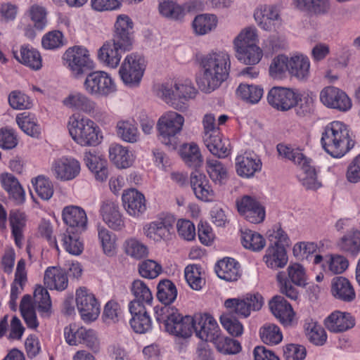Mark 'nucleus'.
<instances>
[{
    "mask_svg": "<svg viewBox=\"0 0 360 360\" xmlns=\"http://www.w3.org/2000/svg\"><path fill=\"white\" fill-rule=\"evenodd\" d=\"M230 58L227 53L213 52L201 58V75L197 80L199 89L211 93L218 89L229 75Z\"/></svg>",
    "mask_w": 360,
    "mask_h": 360,
    "instance_id": "1",
    "label": "nucleus"
},
{
    "mask_svg": "<svg viewBox=\"0 0 360 360\" xmlns=\"http://www.w3.org/2000/svg\"><path fill=\"white\" fill-rule=\"evenodd\" d=\"M321 143L325 151L333 158H342L355 144L348 127L342 122L328 124L321 134Z\"/></svg>",
    "mask_w": 360,
    "mask_h": 360,
    "instance_id": "2",
    "label": "nucleus"
},
{
    "mask_svg": "<svg viewBox=\"0 0 360 360\" xmlns=\"http://www.w3.org/2000/svg\"><path fill=\"white\" fill-rule=\"evenodd\" d=\"M155 312L157 321L164 323L167 333L184 338L191 335L193 316H181L178 310L171 306H156Z\"/></svg>",
    "mask_w": 360,
    "mask_h": 360,
    "instance_id": "3",
    "label": "nucleus"
},
{
    "mask_svg": "<svg viewBox=\"0 0 360 360\" xmlns=\"http://www.w3.org/2000/svg\"><path fill=\"white\" fill-rule=\"evenodd\" d=\"M68 128L72 139L82 146H95L101 142L98 127L88 117L72 115Z\"/></svg>",
    "mask_w": 360,
    "mask_h": 360,
    "instance_id": "4",
    "label": "nucleus"
},
{
    "mask_svg": "<svg viewBox=\"0 0 360 360\" xmlns=\"http://www.w3.org/2000/svg\"><path fill=\"white\" fill-rule=\"evenodd\" d=\"M287 270L288 276L284 271H279L276 275V281L280 292L290 300H296L299 292L292 284L303 287L306 285L305 269L301 264L295 263L290 265Z\"/></svg>",
    "mask_w": 360,
    "mask_h": 360,
    "instance_id": "5",
    "label": "nucleus"
},
{
    "mask_svg": "<svg viewBox=\"0 0 360 360\" xmlns=\"http://www.w3.org/2000/svg\"><path fill=\"white\" fill-rule=\"evenodd\" d=\"M184 123V117L174 111H169L162 115L157 124L160 141L172 149L175 148L178 142L176 136L181 132Z\"/></svg>",
    "mask_w": 360,
    "mask_h": 360,
    "instance_id": "6",
    "label": "nucleus"
},
{
    "mask_svg": "<svg viewBox=\"0 0 360 360\" xmlns=\"http://www.w3.org/2000/svg\"><path fill=\"white\" fill-rule=\"evenodd\" d=\"M85 91L96 97H108L117 91L115 82L104 71L89 73L84 82Z\"/></svg>",
    "mask_w": 360,
    "mask_h": 360,
    "instance_id": "7",
    "label": "nucleus"
},
{
    "mask_svg": "<svg viewBox=\"0 0 360 360\" xmlns=\"http://www.w3.org/2000/svg\"><path fill=\"white\" fill-rule=\"evenodd\" d=\"M145 70L144 59L131 53L124 58L119 70L121 79L127 86H136L141 82Z\"/></svg>",
    "mask_w": 360,
    "mask_h": 360,
    "instance_id": "8",
    "label": "nucleus"
},
{
    "mask_svg": "<svg viewBox=\"0 0 360 360\" xmlns=\"http://www.w3.org/2000/svg\"><path fill=\"white\" fill-rule=\"evenodd\" d=\"M63 60L75 77H79L93 67L89 51L83 46L69 48L63 55Z\"/></svg>",
    "mask_w": 360,
    "mask_h": 360,
    "instance_id": "9",
    "label": "nucleus"
},
{
    "mask_svg": "<svg viewBox=\"0 0 360 360\" xmlns=\"http://www.w3.org/2000/svg\"><path fill=\"white\" fill-rule=\"evenodd\" d=\"M263 304V297L259 293L248 294L242 299L230 298L224 302L228 312L243 318L248 317L252 311L259 310Z\"/></svg>",
    "mask_w": 360,
    "mask_h": 360,
    "instance_id": "10",
    "label": "nucleus"
},
{
    "mask_svg": "<svg viewBox=\"0 0 360 360\" xmlns=\"http://www.w3.org/2000/svg\"><path fill=\"white\" fill-rule=\"evenodd\" d=\"M62 103L72 112H84L94 118L101 113L97 103L82 92H71L63 98Z\"/></svg>",
    "mask_w": 360,
    "mask_h": 360,
    "instance_id": "11",
    "label": "nucleus"
},
{
    "mask_svg": "<svg viewBox=\"0 0 360 360\" xmlns=\"http://www.w3.org/2000/svg\"><path fill=\"white\" fill-rule=\"evenodd\" d=\"M76 304L83 321L96 320L100 314V307L94 295L86 288H80L76 292Z\"/></svg>",
    "mask_w": 360,
    "mask_h": 360,
    "instance_id": "12",
    "label": "nucleus"
},
{
    "mask_svg": "<svg viewBox=\"0 0 360 360\" xmlns=\"http://www.w3.org/2000/svg\"><path fill=\"white\" fill-rule=\"evenodd\" d=\"M193 330L196 336L205 342L214 340L220 332L216 320L207 313H198L193 316Z\"/></svg>",
    "mask_w": 360,
    "mask_h": 360,
    "instance_id": "13",
    "label": "nucleus"
},
{
    "mask_svg": "<svg viewBox=\"0 0 360 360\" xmlns=\"http://www.w3.org/2000/svg\"><path fill=\"white\" fill-rule=\"evenodd\" d=\"M320 101L327 108L341 112H346L352 106V101L347 94L333 86H326L321 91Z\"/></svg>",
    "mask_w": 360,
    "mask_h": 360,
    "instance_id": "14",
    "label": "nucleus"
},
{
    "mask_svg": "<svg viewBox=\"0 0 360 360\" xmlns=\"http://www.w3.org/2000/svg\"><path fill=\"white\" fill-rule=\"evenodd\" d=\"M238 212L247 221L252 224H259L265 218L264 207L255 198L244 195L236 200Z\"/></svg>",
    "mask_w": 360,
    "mask_h": 360,
    "instance_id": "15",
    "label": "nucleus"
},
{
    "mask_svg": "<svg viewBox=\"0 0 360 360\" xmlns=\"http://www.w3.org/2000/svg\"><path fill=\"white\" fill-rule=\"evenodd\" d=\"M297 90L274 86L268 93V103L274 108L286 111L293 108L296 103Z\"/></svg>",
    "mask_w": 360,
    "mask_h": 360,
    "instance_id": "16",
    "label": "nucleus"
},
{
    "mask_svg": "<svg viewBox=\"0 0 360 360\" xmlns=\"http://www.w3.org/2000/svg\"><path fill=\"white\" fill-rule=\"evenodd\" d=\"M51 169L56 179L66 181L76 178L79 174L81 167L75 158L62 157L52 163Z\"/></svg>",
    "mask_w": 360,
    "mask_h": 360,
    "instance_id": "17",
    "label": "nucleus"
},
{
    "mask_svg": "<svg viewBox=\"0 0 360 360\" xmlns=\"http://www.w3.org/2000/svg\"><path fill=\"white\" fill-rule=\"evenodd\" d=\"M129 311L131 316L129 324L136 333L143 334L152 329V320L146 306L136 302L129 305Z\"/></svg>",
    "mask_w": 360,
    "mask_h": 360,
    "instance_id": "18",
    "label": "nucleus"
},
{
    "mask_svg": "<svg viewBox=\"0 0 360 360\" xmlns=\"http://www.w3.org/2000/svg\"><path fill=\"white\" fill-rule=\"evenodd\" d=\"M262 163L254 152H245L236 158V169L238 176L243 178L252 177L262 169Z\"/></svg>",
    "mask_w": 360,
    "mask_h": 360,
    "instance_id": "19",
    "label": "nucleus"
},
{
    "mask_svg": "<svg viewBox=\"0 0 360 360\" xmlns=\"http://www.w3.org/2000/svg\"><path fill=\"white\" fill-rule=\"evenodd\" d=\"M190 185L195 196L203 202H212L215 193L207 176L195 170L190 176Z\"/></svg>",
    "mask_w": 360,
    "mask_h": 360,
    "instance_id": "20",
    "label": "nucleus"
},
{
    "mask_svg": "<svg viewBox=\"0 0 360 360\" xmlns=\"http://www.w3.org/2000/svg\"><path fill=\"white\" fill-rule=\"evenodd\" d=\"M63 220L68 226L67 229L75 232H84L87 228V217L85 211L77 206L70 205L63 208Z\"/></svg>",
    "mask_w": 360,
    "mask_h": 360,
    "instance_id": "21",
    "label": "nucleus"
},
{
    "mask_svg": "<svg viewBox=\"0 0 360 360\" xmlns=\"http://www.w3.org/2000/svg\"><path fill=\"white\" fill-rule=\"evenodd\" d=\"M174 223L173 217H166L154 221L143 228L145 235L155 241L167 240L170 236V231Z\"/></svg>",
    "mask_w": 360,
    "mask_h": 360,
    "instance_id": "22",
    "label": "nucleus"
},
{
    "mask_svg": "<svg viewBox=\"0 0 360 360\" xmlns=\"http://www.w3.org/2000/svg\"><path fill=\"white\" fill-rule=\"evenodd\" d=\"M129 50L125 49L124 46H121V44H117V42L114 41L112 39L104 43L99 49L98 58L105 65L111 68H115L118 66L121 60L120 51H126Z\"/></svg>",
    "mask_w": 360,
    "mask_h": 360,
    "instance_id": "23",
    "label": "nucleus"
},
{
    "mask_svg": "<svg viewBox=\"0 0 360 360\" xmlns=\"http://www.w3.org/2000/svg\"><path fill=\"white\" fill-rule=\"evenodd\" d=\"M122 200L124 209L131 216H139L146 210L144 195L135 188L124 191Z\"/></svg>",
    "mask_w": 360,
    "mask_h": 360,
    "instance_id": "24",
    "label": "nucleus"
},
{
    "mask_svg": "<svg viewBox=\"0 0 360 360\" xmlns=\"http://www.w3.org/2000/svg\"><path fill=\"white\" fill-rule=\"evenodd\" d=\"M132 27L133 22L127 15H120L117 17L112 39L114 41L117 42V44H121V46H124L125 49H131L132 46L131 34Z\"/></svg>",
    "mask_w": 360,
    "mask_h": 360,
    "instance_id": "25",
    "label": "nucleus"
},
{
    "mask_svg": "<svg viewBox=\"0 0 360 360\" xmlns=\"http://www.w3.org/2000/svg\"><path fill=\"white\" fill-rule=\"evenodd\" d=\"M324 324L330 332L342 333L354 326V319L349 313L336 311L325 319Z\"/></svg>",
    "mask_w": 360,
    "mask_h": 360,
    "instance_id": "26",
    "label": "nucleus"
},
{
    "mask_svg": "<svg viewBox=\"0 0 360 360\" xmlns=\"http://www.w3.org/2000/svg\"><path fill=\"white\" fill-rule=\"evenodd\" d=\"M289 74L298 81L306 82L310 77V60L307 56L295 54L290 58Z\"/></svg>",
    "mask_w": 360,
    "mask_h": 360,
    "instance_id": "27",
    "label": "nucleus"
},
{
    "mask_svg": "<svg viewBox=\"0 0 360 360\" xmlns=\"http://www.w3.org/2000/svg\"><path fill=\"white\" fill-rule=\"evenodd\" d=\"M14 58L20 63L38 70L42 67V60L40 53L32 46L24 44L20 46V51L13 50Z\"/></svg>",
    "mask_w": 360,
    "mask_h": 360,
    "instance_id": "28",
    "label": "nucleus"
},
{
    "mask_svg": "<svg viewBox=\"0 0 360 360\" xmlns=\"http://www.w3.org/2000/svg\"><path fill=\"white\" fill-rule=\"evenodd\" d=\"M44 285L50 290L63 291L68 285V278L65 270L57 267L49 266L44 273Z\"/></svg>",
    "mask_w": 360,
    "mask_h": 360,
    "instance_id": "29",
    "label": "nucleus"
},
{
    "mask_svg": "<svg viewBox=\"0 0 360 360\" xmlns=\"http://www.w3.org/2000/svg\"><path fill=\"white\" fill-rule=\"evenodd\" d=\"M0 180L4 189L17 205L22 204L25 200V192L18 179L10 173H3Z\"/></svg>",
    "mask_w": 360,
    "mask_h": 360,
    "instance_id": "30",
    "label": "nucleus"
},
{
    "mask_svg": "<svg viewBox=\"0 0 360 360\" xmlns=\"http://www.w3.org/2000/svg\"><path fill=\"white\" fill-rule=\"evenodd\" d=\"M269 308L274 316L283 325L291 323L294 311L292 306L281 296H275L269 302Z\"/></svg>",
    "mask_w": 360,
    "mask_h": 360,
    "instance_id": "31",
    "label": "nucleus"
},
{
    "mask_svg": "<svg viewBox=\"0 0 360 360\" xmlns=\"http://www.w3.org/2000/svg\"><path fill=\"white\" fill-rule=\"evenodd\" d=\"M331 293L339 300L351 302L356 298L354 289L350 281L342 276L335 277L332 280Z\"/></svg>",
    "mask_w": 360,
    "mask_h": 360,
    "instance_id": "32",
    "label": "nucleus"
},
{
    "mask_svg": "<svg viewBox=\"0 0 360 360\" xmlns=\"http://www.w3.org/2000/svg\"><path fill=\"white\" fill-rule=\"evenodd\" d=\"M100 212L103 221L110 229L119 231L124 227V221L118 210V207L112 201L103 202Z\"/></svg>",
    "mask_w": 360,
    "mask_h": 360,
    "instance_id": "33",
    "label": "nucleus"
},
{
    "mask_svg": "<svg viewBox=\"0 0 360 360\" xmlns=\"http://www.w3.org/2000/svg\"><path fill=\"white\" fill-rule=\"evenodd\" d=\"M263 260L266 266L272 269L283 268L288 263V255L283 246L269 245Z\"/></svg>",
    "mask_w": 360,
    "mask_h": 360,
    "instance_id": "34",
    "label": "nucleus"
},
{
    "mask_svg": "<svg viewBox=\"0 0 360 360\" xmlns=\"http://www.w3.org/2000/svg\"><path fill=\"white\" fill-rule=\"evenodd\" d=\"M8 220L15 243L16 246L21 248L24 239L23 232L26 226L27 216L25 212L19 210H13L9 212Z\"/></svg>",
    "mask_w": 360,
    "mask_h": 360,
    "instance_id": "35",
    "label": "nucleus"
},
{
    "mask_svg": "<svg viewBox=\"0 0 360 360\" xmlns=\"http://www.w3.org/2000/svg\"><path fill=\"white\" fill-rule=\"evenodd\" d=\"M240 266L233 258H224L219 261L215 266L218 277L226 281H237L240 276Z\"/></svg>",
    "mask_w": 360,
    "mask_h": 360,
    "instance_id": "36",
    "label": "nucleus"
},
{
    "mask_svg": "<svg viewBox=\"0 0 360 360\" xmlns=\"http://www.w3.org/2000/svg\"><path fill=\"white\" fill-rule=\"evenodd\" d=\"M175 80L168 81L155 87V91L158 97L174 108L183 110L186 109L184 103L176 101V94L175 91Z\"/></svg>",
    "mask_w": 360,
    "mask_h": 360,
    "instance_id": "37",
    "label": "nucleus"
},
{
    "mask_svg": "<svg viewBox=\"0 0 360 360\" xmlns=\"http://www.w3.org/2000/svg\"><path fill=\"white\" fill-rule=\"evenodd\" d=\"M254 17L259 25L264 30H271L276 24L279 23L280 20L278 9L272 6L256 11Z\"/></svg>",
    "mask_w": 360,
    "mask_h": 360,
    "instance_id": "38",
    "label": "nucleus"
},
{
    "mask_svg": "<svg viewBox=\"0 0 360 360\" xmlns=\"http://www.w3.org/2000/svg\"><path fill=\"white\" fill-rule=\"evenodd\" d=\"M109 158L111 162L120 169L129 167L134 161L132 155L124 146L112 144L109 148Z\"/></svg>",
    "mask_w": 360,
    "mask_h": 360,
    "instance_id": "39",
    "label": "nucleus"
},
{
    "mask_svg": "<svg viewBox=\"0 0 360 360\" xmlns=\"http://www.w3.org/2000/svg\"><path fill=\"white\" fill-rule=\"evenodd\" d=\"M130 290L134 299L129 303V305L133 302L144 306L152 304L153 300L152 292L147 284L143 281L140 279L134 281L131 285Z\"/></svg>",
    "mask_w": 360,
    "mask_h": 360,
    "instance_id": "40",
    "label": "nucleus"
},
{
    "mask_svg": "<svg viewBox=\"0 0 360 360\" xmlns=\"http://www.w3.org/2000/svg\"><path fill=\"white\" fill-rule=\"evenodd\" d=\"M338 246L341 250L354 257L360 252V231L352 229L340 240Z\"/></svg>",
    "mask_w": 360,
    "mask_h": 360,
    "instance_id": "41",
    "label": "nucleus"
},
{
    "mask_svg": "<svg viewBox=\"0 0 360 360\" xmlns=\"http://www.w3.org/2000/svg\"><path fill=\"white\" fill-rule=\"evenodd\" d=\"M204 143L210 152L219 158H224L229 155V142L223 139L221 133L217 135H209L204 138Z\"/></svg>",
    "mask_w": 360,
    "mask_h": 360,
    "instance_id": "42",
    "label": "nucleus"
},
{
    "mask_svg": "<svg viewBox=\"0 0 360 360\" xmlns=\"http://www.w3.org/2000/svg\"><path fill=\"white\" fill-rule=\"evenodd\" d=\"M116 132L122 141L131 143L139 141L140 133L134 121L120 120L116 125Z\"/></svg>",
    "mask_w": 360,
    "mask_h": 360,
    "instance_id": "43",
    "label": "nucleus"
},
{
    "mask_svg": "<svg viewBox=\"0 0 360 360\" xmlns=\"http://www.w3.org/2000/svg\"><path fill=\"white\" fill-rule=\"evenodd\" d=\"M236 93L237 96L243 101L250 104H255L261 100L264 89L260 85L240 84Z\"/></svg>",
    "mask_w": 360,
    "mask_h": 360,
    "instance_id": "44",
    "label": "nucleus"
},
{
    "mask_svg": "<svg viewBox=\"0 0 360 360\" xmlns=\"http://www.w3.org/2000/svg\"><path fill=\"white\" fill-rule=\"evenodd\" d=\"M80 233L72 229H66L60 236L65 250L72 255H79L83 252L84 245L79 236Z\"/></svg>",
    "mask_w": 360,
    "mask_h": 360,
    "instance_id": "45",
    "label": "nucleus"
},
{
    "mask_svg": "<svg viewBox=\"0 0 360 360\" xmlns=\"http://www.w3.org/2000/svg\"><path fill=\"white\" fill-rule=\"evenodd\" d=\"M302 171L300 176V181L307 189L316 190L321 187V183L317 180L316 172L313 166L311 165V160L307 158L299 165Z\"/></svg>",
    "mask_w": 360,
    "mask_h": 360,
    "instance_id": "46",
    "label": "nucleus"
},
{
    "mask_svg": "<svg viewBox=\"0 0 360 360\" xmlns=\"http://www.w3.org/2000/svg\"><path fill=\"white\" fill-rule=\"evenodd\" d=\"M34 302L37 311L41 316L49 317L51 314V300L47 290L38 286L34 292Z\"/></svg>",
    "mask_w": 360,
    "mask_h": 360,
    "instance_id": "47",
    "label": "nucleus"
},
{
    "mask_svg": "<svg viewBox=\"0 0 360 360\" xmlns=\"http://www.w3.org/2000/svg\"><path fill=\"white\" fill-rule=\"evenodd\" d=\"M315 98L311 93H300L297 91L296 103L294 105L297 116L304 117L311 115L314 110Z\"/></svg>",
    "mask_w": 360,
    "mask_h": 360,
    "instance_id": "48",
    "label": "nucleus"
},
{
    "mask_svg": "<svg viewBox=\"0 0 360 360\" xmlns=\"http://www.w3.org/2000/svg\"><path fill=\"white\" fill-rule=\"evenodd\" d=\"M217 25V18L212 14L197 15L192 23L194 32L198 35H205L214 30Z\"/></svg>",
    "mask_w": 360,
    "mask_h": 360,
    "instance_id": "49",
    "label": "nucleus"
},
{
    "mask_svg": "<svg viewBox=\"0 0 360 360\" xmlns=\"http://www.w3.org/2000/svg\"><path fill=\"white\" fill-rule=\"evenodd\" d=\"M176 288L171 281L165 279L159 282L157 286V298L165 306H170V304L176 300Z\"/></svg>",
    "mask_w": 360,
    "mask_h": 360,
    "instance_id": "50",
    "label": "nucleus"
},
{
    "mask_svg": "<svg viewBox=\"0 0 360 360\" xmlns=\"http://www.w3.org/2000/svg\"><path fill=\"white\" fill-rule=\"evenodd\" d=\"M181 156L185 164L191 167L197 168L202 162L200 149L194 143L184 144L181 149Z\"/></svg>",
    "mask_w": 360,
    "mask_h": 360,
    "instance_id": "51",
    "label": "nucleus"
},
{
    "mask_svg": "<svg viewBox=\"0 0 360 360\" xmlns=\"http://www.w3.org/2000/svg\"><path fill=\"white\" fill-rule=\"evenodd\" d=\"M235 50L238 60L245 65L257 64L263 56L262 51L258 46L246 48L239 46V49Z\"/></svg>",
    "mask_w": 360,
    "mask_h": 360,
    "instance_id": "52",
    "label": "nucleus"
},
{
    "mask_svg": "<svg viewBox=\"0 0 360 360\" xmlns=\"http://www.w3.org/2000/svg\"><path fill=\"white\" fill-rule=\"evenodd\" d=\"M217 349L224 354H235L240 352V343L231 338L220 335V332L217 334L216 338L212 340Z\"/></svg>",
    "mask_w": 360,
    "mask_h": 360,
    "instance_id": "53",
    "label": "nucleus"
},
{
    "mask_svg": "<svg viewBox=\"0 0 360 360\" xmlns=\"http://www.w3.org/2000/svg\"><path fill=\"white\" fill-rule=\"evenodd\" d=\"M27 271L25 269V261L21 259L17 264L15 272V278L11 284V297L18 298L19 295L22 292L24 285L27 282Z\"/></svg>",
    "mask_w": 360,
    "mask_h": 360,
    "instance_id": "54",
    "label": "nucleus"
},
{
    "mask_svg": "<svg viewBox=\"0 0 360 360\" xmlns=\"http://www.w3.org/2000/svg\"><path fill=\"white\" fill-rule=\"evenodd\" d=\"M241 243L245 248L254 252L262 250L266 244V241L261 234L251 230L242 231Z\"/></svg>",
    "mask_w": 360,
    "mask_h": 360,
    "instance_id": "55",
    "label": "nucleus"
},
{
    "mask_svg": "<svg viewBox=\"0 0 360 360\" xmlns=\"http://www.w3.org/2000/svg\"><path fill=\"white\" fill-rule=\"evenodd\" d=\"M98 237L103 252L108 256H112L116 252V236L103 226L98 227Z\"/></svg>",
    "mask_w": 360,
    "mask_h": 360,
    "instance_id": "56",
    "label": "nucleus"
},
{
    "mask_svg": "<svg viewBox=\"0 0 360 360\" xmlns=\"http://www.w3.org/2000/svg\"><path fill=\"white\" fill-rule=\"evenodd\" d=\"M32 184L35 192L41 199L48 200L53 196V186L49 178L39 175L32 179Z\"/></svg>",
    "mask_w": 360,
    "mask_h": 360,
    "instance_id": "57",
    "label": "nucleus"
},
{
    "mask_svg": "<svg viewBox=\"0 0 360 360\" xmlns=\"http://www.w3.org/2000/svg\"><path fill=\"white\" fill-rule=\"evenodd\" d=\"M16 122L19 127L27 135L38 137L41 134V127L34 117L23 112L17 116Z\"/></svg>",
    "mask_w": 360,
    "mask_h": 360,
    "instance_id": "58",
    "label": "nucleus"
},
{
    "mask_svg": "<svg viewBox=\"0 0 360 360\" xmlns=\"http://www.w3.org/2000/svg\"><path fill=\"white\" fill-rule=\"evenodd\" d=\"M290 58L281 54L276 56L271 61L269 66V75L274 79L284 77L286 72H289Z\"/></svg>",
    "mask_w": 360,
    "mask_h": 360,
    "instance_id": "59",
    "label": "nucleus"
},
{
    "mask_svg": "<svg viewBox=\"0 0 360 360\" xmlns=\"http://www.w3.org/2000/svg\"><path fill=\"white\" fill-rule=\"evenodd\" d=\"M305 330L309 340L315 345L321 346L327 340V335L324 328L316 322H310L306 324Z\"/></svg>",
    "mask_w": 360,
    "mask_h": 360,
    "instance_id": "60",
    "label": "nucleus"
},
{
    "mask_svg": "<svg viewBox=\"0 0 360 360\" xmlns=\"http://www.w3.org/2000/svg\"><path fill=\"white\" fill-rule=\"evenodd\" d=\"M258 41L257 30L255 27H249L243 30L234 39L235 49L257 46Z\"/></svg>",
    "mask_w": 360,
    "mask_h": 360,
    "instance_id": "61",
    "label": "nucleus"
},
{
    "mask_svg": "<svg viewBox=\"0 0 360 360\" xmlns=\"http://www.w3.org/2000/svg\"><path fill=\"white\" fill-rule=\"evenodd\" d=\"M296 2L300 9L316 14L326 13L330 8L329 0H296Z\"/></svg>",
    "mask_w": 360,
    "mask_h": 360,
    "instance_id": "62",
    "label": "nucleus"
},
{
    "mask_svg": "<svg viewBox=\"0 0 360 360\" xmlns=\"http://www.w3.org/2000/svg\"><path fill=\"white\" fill-rule=\"evenodd\" d=\"M201 267L197 264H191L184 271L185 278L189 286L195 290H199L205 284L201 277Z\"/></svg>",
    "mask_w": 360,
    "mask_h": 360,
    "instance_id": "63",
    "label": "nucleus"
},
{
    "mask_svg": "<svg viewBox=\"0 0 360 360\" xmlns=\"http://www.w3.org/2000/svg\"><path fill=\"white\" fill-rule=\"evenodd\" d=\"M206 170L211 179L214 182L221 183L226 177V167L217 159L207 158Z\"/></svg>",
    "mask_w": 360,
    "mask_h": 360,
    "instance_id": "64",
    "label": "nucleus"
}]
</instances>
